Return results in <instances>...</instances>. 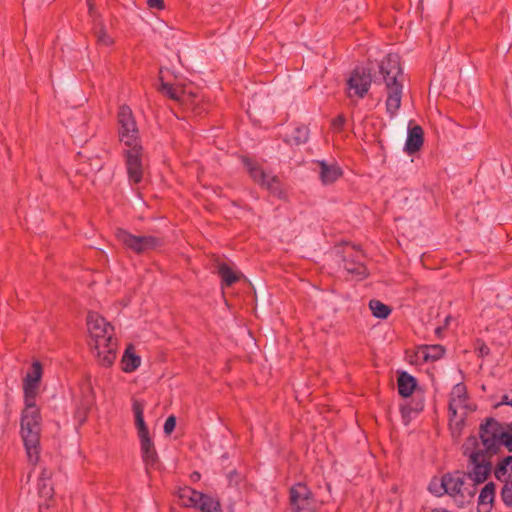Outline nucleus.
I'll list each match as a JSON object with an SVG mask.
<instances>
[{
  "label": "nucleus",
  "mask_w": 512,
  "mask_h": 512,
  "mask_svg": "<svg viewBox=\"0 0 512 512\" xmlns=\"http://www.w3.org/2000/svg\"><path fill=\"white\" fill-rule=\"evenodd\" d=\"M465 451L480 450L481 454L491 457L506 448L512 451V423L503 424L488 419L480 427V439L470 437L464 445Z\"/></svg>",
  "instance_id": "f257e3e1"
},
{
  "label": "nucleus",
  "mask_w": 512,
  "mask_h": 512,
  "mask_svg": "<svg viewBox=\"0 0 512 512\" xmlns=\"http://www.w3.org/2000/svg\"><path fill=\"white\" fill-rule=\"evenodd\" d=\"M89 344L94 349L101 365L109 367L116 359L117 340L113 326L98 313L87 317Z\"/></svg>",
  "instance_id": "f03ea898"
},
{
  "label": "nucleus",
  "mask_w": 512,
  "mask_h": 512,
  "mask_svg": "<svg viewBox=\"0 0 512 512\" xmlns=\"http://www.w3.org/2000/svg\"><path fill=\"white\" fill-rule=\"evenodd\" d=\"M42 416L36 402L24 401L20 417V437L22 439L27 461L35 466L40 459V439Z\"/></svg>",
  "instance_id": "7ed1b4c3"
},
{
  "label": "nucleus",
  "mask_w": 512,
  "mask_h": 512,
  "mask_svg": "<svg viewBox=\"0 0 512 512\" xmlns=\"http://www.w3.org/2000/svg\"><path fill=\"white\" fill-rule=\"evenodd\" d=\"M379 73L385 84L386 111L394 117L400 108L403 91V74L397 54H388L380 64Z\"/></svg>",
  "instance_id": "20e7f679"
},
{
  "label": "nucleus",
  "mask_w": 512,
  "mask_h": 512,
  "mask_svg": "<svg viewBox=\"0 0 512 512\" xmlns=\"http://www.w3.org/2000/svg\"><path fill=\"white\" fill-rule=\"evenodd\" d=\"M132 410L140 440L143 461L147 467H154L157 463V454L144 421V403L140 400H133Z\"/></svg>",
  "instance_id": "39448f33"
},
{
  "label": "nucleus",
  "mask_w": 512,
  "mask_h": 512,
  "mask_svg": "<svg viewBox=\"0 0 512 512\" xmlns=\"http://www.w3.org/2000/svg\"><path fill=\"white\" fill-rule=\"evenodd\" d=\"M290 503L293 512H318L322 504L304 483H297L290 489Z\"/></svg>",
  "instance_id": "423d86ee"
},
{
  "label": "nucleus",
  "mask_w": 512,
  "mask_h": 512,
  "mask_svg": "<svg viewBox=\"0 0 512 512\" xmlns=\"http://www.w3.org/2000/svg\"><path fill=\"white\" fill-rule=\"evenodd\" d=\"M465 453L469 457L467 477L474 483V485L484 483L491 472V464L488 459L489 457L481 454L480 450H469L465 451Z\"/></svg>",
  "instance_id": "0eeeda50"
},
{
  "label": "nucleus",
  "mask_w": 512,
  "mask_h": 512,
  "mask_svg": "<svg viewBox=\"0 0 512 512\" xmlns=\"http://www.w3.org/2000/svg\"><path fill=\"white\" fill-rule=\"evenodd\" d=\"M119 137L126 146L139 145V132L132 111L128 106H122L118 113Z\"/></svg>",
  "instance_id": "6e6552de"
},
{
  "label": "nucleus",
  "mask_w": 512,
  "mask_h": 512,
  "mask_svg": "<svg viewBox=\"0 0 512 512\" xmlns=\"http://www.w3.org/2000/svg\"><path fill=\"white\" fill-rule=\"evenodd\" d=\"M126 169L130 182L140 183L146 169V158L142 146H128L125 152Z\"/></svg>",
  "instance_id": "1a4fd4ad"
},
{
  "label": "nucleus",
  "mask_w": 512,
  "mask_h": 512,
  "mask_svg": "<svg viewBox=\"0 0 512 512\" xmlns=\"http://www.w3.org/2000/svg\"><path fill=\"white\" fill-rule=\"evenodd\" d=\"M475 409L470 401L466 386L462 383L456 384L450 393L449 411L455 417L462 420L468 413Z\"/></svg>",
  "instance_id": "9d476101"
},
{
  "label": "nucleus",
  "mask_w": 512,
  "mask_h": 512,
  "mask_svg": "<svg viewBox=\"0 0 512 512\" xmlns=\"http://www.w3.org/2000/svg\"><path fill=\"white\" fill-rule=\"evenodd\" d=\"M445 483L447 494L458 502L469 501L475 495V488L465 486L464 475L460 472L446 474Z\"/></svg>",
  "instance_id": "9b49d317"
},
{
  "label": "nucleus",
  "mask_w": 512,
  "mask_h": 512,
  "mask_svg": "<svg viewBox=\"0 0 512 512\" xmlns=\"http://www.w3.org/2000/svg\"><path fill=\"white\" fill-rule=\"evenodd\" d=\"M117 239L136 253L148 251L158 245V240L152 236H135L129 232L118 229L116 232Z\"/></svg>",
  "instance_id": "f8f14e48"
},
{
  "label": "nucleus",
  "mask_w": 512,
  "mask_h": 512,
  "mask_svg": "<svg viewBox=\"0 0 512 512\" xmlns=\"http://www.w3.org/2000/svg\"><path fill=\"white\" fill-rule=\"evenodd\" d=\"M372 82L371 73L366 68H356L347 81L348 96L363 98Z\"/></svg>",
  "instance_id": "ddd939ff"
},
{
  "label": "nucleus",
  "mask_w": 512,
  "mask_h": 512,
  "mask_svg": "<svg viewBox=\"0 0 512 512\" xmlns=\"http://www.w3.org/2000/svg\"><path fill=\"white\" fill-rule=\"evenodd\" d=\"M159 90L171 99L180 102L182 105L192 107L195 104L196 94L192 86L170 85L161 79Z\"/></svg>",
  "instance_id": "4468645a"
},
{
  "label": "nucleus",
  "mask_w": 512,
  "mask_h": 512,
  "mask_svg": "<svg viewBox=\"0 0 512 512\" xmlns=\"http://www.w3.org/2000/svg\"><path fill=\"white\" fill-rule=\"evenodd\" d=\"M42 375L43 368L40 362H33L31 368L23 379L24 401L36 402Z\"/></svg>",
  "instance_id": "2eb2a0df"
},
{
  "label": "nucleus",
  "mask_w": 512,
  "mask_h": 512,
  "mask_svg": "<svg viewBox=\"0 0 512 512\" xmlns=\"http://www.w3.org/2000/svg\"><path fill=\"white\" fill-rule=\"evenodd\" d=\"M37 491L39 497L43 499V502L39 503L40 512L43 509L50 507V501L54 495V488L52 483V471L47 468H43L37 480Z\"/></svg>",
  "instance_id": "dca6fc26"
},
{
  "label": "nucleus",
  "mask_w": 512,
  "mask_h": 512,
  "mask_svg": "<svg viewBox=\"0 0 512 512\" xmlns=\"http://www.w3.org/2000/svg\"><path fill=\"white\" fill-rule=\"evenodd\" d=\"M244 164L255 182L272 192L278 191L279 182L275 176L267 174L259 166L248 159L244 161Z\"/></svg>",
  "instance_id": "f3484780"
},
{
  "label": "nucleus",
  "mask_w": 512,
  "mask_h": 512,
  "mask_svg": "<svg viewBox=\"0 0 512 512\" xmlns=\"http://www.w3.org/2000/svg\"><path fill=\"white\" fill-rule=\"evenodd\" d=\"M444 352V347L438 344L420 346L414 353L415 363L421 364L428 361H436L443 356Z\"/></svg>",
  "instance_id": "a211bd4d"
},
{
  "label": "nucleus",
  "mask_w": 512,
  "mask_h": 512,
  "mask_svg": "<svg viewBox=\"0 0 512 512\" xmlns=\"http://www.w3.org/2000/svg\"><path fill=\"white\" fill-rule=\"evenodd\" d=\"M319 177L324 185H329L337 181L341 175L342 170L336 163H328L325 161H318Z\"/></svg>",
  "instance_id": "6ab92c4d"
},
{
  "label": "nucleus",
  "mask_w": 512,
  "mask_h": 512,
  "mask_svg": "<svg viewBox=\"0 0 512 512\" xmlns=\"http://www.w3.org/2000/svg\"><path fill=\"white\" fill-rule=\"evenodd\" d=\"M423 145V130L420 126L409 125L408 136L405 143V151L409 154L415 153Z\"/></svg>",
  "instance_id": "aec40b11"
},
{
  "label": "nucleus",
  "mask_w": 512,
  "mask_h": 512,
  "mask_svg": "<svg viewBox=\"0 0 512 512\" xmlns=\"http://www.w3.org/2000/svg\"><path fill=\"white\" fill-rule=\"evenodd\" d=\"M141 364V357L136 354L134 347L129 345L121 359V369L125 373H132L138 369Z\"/></svg>",
  "instance_id": "412c9836"
},
{
  "label": "nucleus",
  "mask_w": 512,
  "mask_h": 512,
  "mask_svg": "<svg viewBox=\"0 0 512 512\" xmlns=\"http://www.w3.org/2000/svg\"><path fill=\"white\" fill-rule=\"evenodd\" d=\"M176 494L181 505L184 507L195 508L197 507L198 499H201V492L187 486L179 488Z\"/></svg>",
  "instance_id": "4be33fe9"
},
{
  "label": "nucleus",
  "mask_w": 512,
  "mask_h": 512,
  "mask_svg": "<svg viewBox=\"0 0 512 512\" xmlns=\"http://www.w3.org/2000/svg\"><path fill=\"white\" fill-rule=\"evenodd\" d=\"M416 387V380L414 377L406 372H403L398 377V390L403 397L412 395Z\"/></svg>",
  "instance_id": "5701e85b"
},
{
  "label": "nucleus",
  "mask_w": 512,
  "mask_h": 512,
  "mask_svg": "<svg viewBox=\"0 0 512 512\" xmlns=\"http://www.w3.org/2000/svg\"><path fill=\"white\" fill-rule=\"evenodd\" d=\"M496 494V486L493 482H489L485 484V486L481 489L479 497H478V505L480 507L489 508L494 499Z\"/></svg>",
  "instance_id": "b1692460"
},
{
  "label": "nucleus",
  "mask_w": 512,
  "mask_h": 512,
  "mask_svg": "<svg viewBox=\"0 0 512 512\" xmlns=\"http://www.w3.org/2000/svg\"><path fill=\"white\" fill-rule=\"evenodd\" d=\"M344 268L352 276L363 278L367 274V269L363 263L355 259H344Z\"/></svg>",
  "instance_id": "393cba45"
},
{
  "label": "nucleus",
  "mask_w": 512,
  "mask_h": 512,
  "mask_svg": "<svg viewBox=\"0 0 512 512\" xmlns=\"http://www.w3.org/2000/svg\"><path fill=\"white\" fill-rule=\"evenodd\" d=\"M195 508L201 512H218L220 511V503L215 498L201 493V499H198Z\"/></svg>",
  "instance_id": "a878e982"
},
{
  "label": "nucleus",
  "mask_w": 512,
  "mask_h": 512,
  "mask_svg": "<svg viewBox=\"0 0 512 512\" xmlns=\"http://www.w3.org/2000/svg\"><path fill=\"white\" fill-rule=\"evenodd\" d=\"M218 273L222 278L223 285L226 286H230L240 279V274L225 263L218 266Z\"/></svg>",
  "instance_id": "bb28decb"
},
{
  "label": "nucleus",
  "mask_w": 512,
  "mask_h": 512,
  "mask_svg": "<svg viewBox=\"0 0 512 512\" xmlns=\"http://www.w3.org/2000/svg\"><path fill=\"white\" fill-rule=\"evenodd\" d=\"M309 138L308 127L302 125L297 126L293 129L291 134L288 136L287 141L291 144L300 145L305 143Z\"/></svg>",
  "instance_id": "cd10ccee"
},
{
  "label": "nucleus",
  "mask_w": 512,
  "mask_h": 512,
  "mask_svg": "<svg viewBox=\"0 0 512 512\" xmlns=\"http://www.w3.org/2000/svg\"><path fill=\"white\" fill-rule=\"evenodd\" d=\"M512 473V455L501 460L495 468L494 474L498 480H505Z\"/></svg>",
  "instance_id": "c85d7f7f"
},
{
  "label": "nucleus",
  "mask_w": 512,
  "mask_h": 512,
  "mask_svg": "<svg viewBox=\"0 0 512 512\" xmlns=\"http://www.w3.org/2000/svg\"><path fill=\"white\" fill-rule=\"evenodd\" d=\"M369 308L372 314L380 319H385L390 314V308L379 300H371L369 303Z\"/></svg>",
  "instance_id": "c756f323"
},
{
  "label": "nucleus",
  "mask_w": 512,
  "mask_h": 512,
  "mask_svg": "<svg viewBox=\"0 0 512 512\" xmlns=\"http://www.w3.org/2000/svg\"><path fill=\"white\" fill-rule=\"evenodd\" d=\"M428 490L437 497L447 494L445 475L442 478H433L429 483Z\"/></svg>",
  "instance_id": "7c9ffc66"
},
{
  "label": "nucleus",
  "mask_w": 512,
  "mask_h": 512,
  "mask_svg": "<svg viewBox=\"0 0 512 512\" xmlns=\"http://www.w3.org/2000/svg\"><path fill=\"white\" fill-rule=\"evenodd\" d=\"M96 37L100 45L111 46L114 43L113 38L106 32V30L102 26L96 31Z\"/></svg>",
  "instance_id": "2f4dec72"
},
{
  "label": "nucleus",
  "mask_w": 512,
  "mask_h": 512,
  "mask_svg": "<svg viewBox=\"0 0 512 512\" xmlns=\"http://www.w3.org/2000/svg\"><path fill=\"white\" fill-rule=\"evenodd\" d=\"M501 495L504 503L508 506H512V481L505 483Z\"/></svg>",
  "instance_id": "473e14b6"
},
{
  "label": "nucleus",
  "mask_w": 512,
  "mask_h": 512,
  "mask_svg": "<svg viewBox=\"0 0 512 512\" xmlns=\"http://www.w3.org/2000/svg\"><path fill=\"white\" fill-rule=\"evenodd\" d=\"M176 426V418L174 416H169L164 423V432L166 434H171Z\"/></svg>",
  "instance_id": "72a5a7b5"
},
{
  "label": "nucleus",
  "mask_w": 512,
  "mask_h": 512,
  "mask_svg": "<svg viewBox=\"0 0 512 512\" xmlns=\"http://www.w3.org/2000/svg\"><path fill=\"white\" fill-rule=\"evenodd\" d=\"M147 5L152 9L162 10L164 9L163 0H147Z\"/></svg>",
  "instance_id": "f704fd0d"
},
{
  "label": "nucleus",
  "mask_w": 512,
  "mask_h": 512,
  "mask_svg": "<svg viewBox=\"0 0 512 512\" xmlns=\"http://www.w3.org/2000/svg\"><path fill=\"white\" fill-rule=\"evenodd\" d=\"M345 123V118L342 115L336 117L332 122V127L334 130H341Z\"/></svg>",
  "instance_id": "c9c22d12"
},
{
  "label": "nucleus",
  "mask_w": 512,
  "mask_h": 512,
  "mask_svg": "<svg viewBox=\"0 0 512 512\" xmlns=\"http://www.w3.org/2000/svg\"><path fill=\"white\" fill-rule=\"evenodd\" d=\"M511 399L508 395H504L500 404L510 405Z\"/></svg>",
  "instance_id": "e433bc0d"
},
{
  "label": "nucleus",
  "mask_w": 512,
  "mask_h": 512,
  "mask_svg": "<svg viewBox=\"0 0 512 512\" xmlns=\"http://www.w3.org/2000/svg\"><path fill=\"white\" fill-rule=\"evenodd\" d=\"M87 5H88L89 13L92 14L93 10H94L93 0H87Z\"/></svg>",
  "instance_id": "4c0bfd02"
},
{
  "label": "nucleus",
  "mask_w": 512,
  "mask_h": 512,
  "mask_svg": "<svg viewBox=\"0 0 512 512\" xmlns=\"http://www.w3.org/2000/svg\"><path fill=\"white\" fill-rule=\"evenodd\" d=\"M428 512H450V511H448L447 509H444V508H434V509L429 510Z\"/></svg>",
  "instance_id": "58836bf2"
},
{
  "label": "nucleus",
  "mask_w": 512,
  "mask_h": 512,
  "mask_svg": "<svg viewBox=\"0 0 512 512\" xmlns=\"http://www.w3.org/2000/svg\"><path fill=\"white\" fill-rule=\"evenodd\" d=\"M199 477H200V475H199L198 473H194V474H193V478H194V479H199Z\"/></svg>",
  "instance_id": "ea45409f"
},
{
  "label": "nucleus",
  "mask_w": 512,
  "mask_h": 512,
  "mask_svg": "<svg viewBox=\"0 0 512 512\" xmlns=\"http://www.w3.org/2000/svg\"><path fill=\"white\" fill-rule=\"evenodd\" d=\"M510 405L512 406V398H511V402H510Z\"/></svg>",
  "instance_id": "a19ab883"
}]
</instances>
